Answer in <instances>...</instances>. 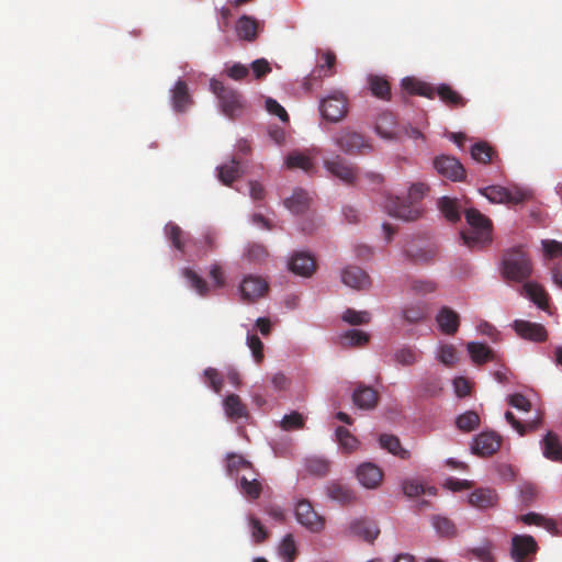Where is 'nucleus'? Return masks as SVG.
<instances>
[{"label":"nucleus","instance_id":"obj_1","mask_svg":"<svg viewBox=\"0 0 562 562\" xmlns=\"http://www.w3.org/2000/svg\"><path fill=\"white\" fill-rule=\"evenodd\" d=\"M429 188L424 182H416L409 187L407 200L398 196L390 198L386 201V212L396 218L407 222L418 220L423 214V209L418 202L424 199Z\"/></svg>","mask_w":562,"mask_h":562},{"label":"nucleus","instance_id":"obj_2","mask_svg":"<svg viewBox=\"0 0 562 562\" xmlns=\"http://www.w3.org/2000/svg\"><path fill=\"white\" fill-rule=\"evenodd\" d=\"M464 216L470 226L468 232L461 233L464 245L470 248H482L490 244L492 221L476 209H468Z\"/></svg>","mask_w":562,"mask_h":562},{"label":"nucleus","instance_id":"obj_3","mask_svg":"<svg viewBox=\"0 0 562 562\" xmlns=\"http://www.w3.org/2000/svg\"><path fill=\"white\" fill-rule=\"evenodd\" d=\"M210 89L218 100L221 112L231 120L241 117L246 111V100L236 89L225 86L224 82L213 78Z\"/></svg>","mask_w":562,"mask_h":562},{"label":"nucleus","instance_id":"obj_4","mask_svg":"<svg viewBox=\"0 0 562 562\" xmlns=\"http://www.w3.org/2000/svg\"><path fill=\"white\" fill-rule=\"evenodd\" d=\"M502 273L504 279L515 282H522L531 276L532 263L521 246L513 247L504 252Z\"/></svg>","mask_w":562,"mask_h":562},{"label":"nucleus","instance_id":"obj_5","mask_svg":"<svg viewBox=\"0 0 562 562\" xmlns=\"http://www.w3.org/2000/svg\"><path fill=\"white\" fill-rule=\"evenodd\" d=\"M334 143L346 155L359 156L372 150V145L364 135L348 127L334 136Z\"/></svg>","mask_w":562,"mask_h":562},{"label":"nucleus","instance_id":"obj_6","mask_svg":"<svg viewBox=\"0 0 562 562\" xmlns=\"http://www.w3.org/2000/svg\"><path fill=\"white\" fill-rule=\"evenodd\" d=\"M327 172L347 186H355L359 179V168L340 155L324 160Z\"/></svg>","mask_w":562,"mask_h":562},{"label":"nucleus","instance_id":"obj_7","mask_svg":"<svg viewBox=\"0 0 562 562\" xmlns=\"http://www.w3.org/2000/svg\"><path fill=\"white\" fill-rule=\"evenodd\" d=\"M492 203L520 204L530 198L528 191L520 188L508 189L502 186H490L480 190Z\"/></svg>","mask_w":562,"mask_h":562},{"label":"nucleus","instance_id":"obj_8","mask_svg":"<svg viewBox=\"0 0 562 562\" xmlns=\"http://www.w3.org/2000/svg\"><path fill=\"white\" fill-rule=\"evenodd\" d=\"M319 111L324 119L339 122L347 114V98L340 91H335L321 101Z\"/></svg>","mask_w":562,"mask_h":562},{"label":"nucleus","instance_id":"obj_9","mask_svg":"<svg viewBox=\"0 0 562 562\" xmlns=\"http://www.w3.org/2000/svg\"><path fill=\"white\" fill-rule=\"evenodd\" d=\"M295 518L299 524L312 532H319L325 527V518L315 512L307 499H301L296 503Z\"/></svg>","mask_w":562,"mask_h":562},{"label":"nucleus","instance_id":"obj_10","mask_svg":"<svg viewBox=\"0 0 562 562\" xmlns=\"http://www.w3.org/2000/svg\"><path fill=\"white\" fill-rule=\"evenodd\" d=\"M405 257L414 263H428L437 255V249L429 241L413 239L403 246Z\"/></svg>","mask_w":562,"mask_h":562},{"label":"nucleus","instance_id":"obj_11","mask_svg":"<svg viewBox=\"0 0 562 562\" xmlns=\"http://www.w3.org/2000/svg\"><path fill=\"white\" fill-rule=\"evenodd\" d=\"M538 551V544L529 535H515L512 538L510 557L514 562H530Z\"/></svg>","mask_w":562,"mask_h":562},{"label":"nucleus","instance_id":"obj_12","mask_svg":"<svg viewBox=\"0 0 562 562\" xmlns=\"http://www.w3.org/2000/svg\"><path fill=\"white\" fill-rule=\"evenodd\" d=\"M432 166L440 176L454 182L464 180L467 175L463 165L456 157L449 155L435 157Z\"/></svg>","mask_w":562,"mask_h":562},{"label":"nucleus","instance_id":"obj_13","mask_svg":"<svg viewBox=\"0 0 562 562\" xmlns=\"http://www.w3.org/2000/svg\"><path fill=\"white\" fill-rule=\"evenodd\" d=\"M501 445V436L494 431H484L474 438L472 451L480 457L486 458L496 453Z\"/></svg>","mask_w":562,"mask_h":562},{"label":"nucleus","instance_id":"obj_14","mask_svg":"<svg viewBox=\"0 0 562 562\" xmlns=\"http://www.w3.org/2000/svg\"><path fill=\"white\" fill-rule=\"evenodd\" d=\"M513 327L519 337L535 342L544 341L548 337L544 326L538 323L516 319Z\"/></svg>","mask_w":562,"mask_h":562},{"label":"nucleus","instance_id":"obj_15","mask_svg":"<svg viewBox=\"0 0 562 562\" xmlns=\"http://www.w3.org/2000/svg\"><path fill=\"white\" fill-rule=\"evenodd\" d=\"M324 64L316 66L313 71L310 74V76L305 79V88L306 90L311 91L314 87V85L317 81H321L323 77L331 76L334 75L335 70V64H336V55L335 53L330 50H326L323 54Z\"/></svg>","mask_w":562,"mask_h":562},{"label":"nucleus","instance_id":"obj_16","mask_svg":"<svg viewBox=\"0 0 562 562\" xmlns=\"http://www.w3.org/2000/svg\"><path fill=\"white\" fill-rule=\"evenodd\" d=\"M268 290V283L260 277L248 276L240 284L241 297L244 301L252 302L261 296Z\"/></svg>","mask_w":562,"mask_h":562},{"label":"nucleus","instance_id":"obj_17","mask_svg":"<svg viewBox=\"0 0 562 562\" xmlns=\"http://www.w3.org/2000/svg\"><path fill=\"white\" fill-rule=\"evenodd\" d=\"M289 269L301 277H311L316 270L315 258L305 251L295 252L289 262Z\"/></svg>","mask_w":562,"mask_h":562},{"label":"nucleus","instance_id":"obj_18","mask_svg":"<svg viewBox=\"0 0 562 562\" xmlns=\"http://www.w3.org/2000/svg\"><path fill=\"white\" fill-rule=\"evenodd\" d=\"M357 479L367 488L378 487L383 479L382 470L374 463H362L357 469Z\"/></svg>","mask_w":562,"mask_h":562},{"label":"nucleus","instance_id":"obj_19","mask_svg":"<svg viewBox=\"0 0 562 562\" xmlns=\"http://www.w3.org/2000/svg\"><path fill=\"white\" fill-rule=\"evenodd\" d=\"M238 480V487L244 496L248 499H257L262 493V483L259 480V473L255 470L250 471L249 474H243Z\"/></svg>","mask_w":562,"mask_h":562},{"label":"nucleus","instance_id":"obj_20","mask_svg":"<svg viewBox=\"0 0 562 562\" xmlns=\"http://www.w3.org/2000/svg\"><path fill=\"white\" fill-rule=\"evenodd\" d=\"M341 281L344 284L356 290H366L371 284L368 273L355 266L347 267L342 270Z\"/></svg>","mask_w":562,"mask_h":562},{"label":"nucleus","instance_id":"obj_21","mask_svg":"<svg viewBox=\"0 0 562 562\" xmlns=\"http://www.w3.org/2000/svg\"><path fill=\"white\" fill-rule=\"evenodd\" d=\"M379 393L371 386L359 384L352 393L353 404L361 409H372L376 406Z\"/></svg>","mask_w":562,"mask_h":562},{"label":"nucleus","instance_id":"obj_22","mask_svg":"<svg viewBox=\"0 0 562 562\" xmlns=\"http://www.w3.org/2000/svg\"><path fill=\"white\" fill-rule=\"evenodd\" d=\"M350 532L364 541L373 543L380 535V529L375 521L369 519H359L350 525Z\"/></svg>","mask_w":562,"mask_h":562},{"label":"nucleus","instance_id":"obj_23","mask_svg":"<svg viewBox=\"0 0 562 562\" xmlns=\"http://www.w3.org/2000/svg\"><path fill=\"white\" fill-rule=\"evenodd\" d=\"M327 496L340 505H349L356 501V494L348 485L330 482L326 487Z\"/></svg>","mask_w":562,"mask_h":562},{"label":"nucleus","instance_id":"obj_24","mask_svg":"<svg viewBox=\"0 0 562 562\" xmlns=\"http://www.w3.org/2000/svg\"><path fill=\"white\" fill-rule=\"evenodd\" d=\"M223 406L231 420L237 422L248 417L247 406L237 394L227 395L223 401Z\"/></svg>","mask_w":562,"mask_h":562},{"label":"nucleus","instance_id":"obj_25","mask_svg":"<svg viewBox=\"0 0 562 562\" xmlns=\"http://www.w3.org/2000/svg\"><path fill=\"white\" fill-rule=\"evenodd\" d=\"M436 321L440 330L446 335L456 334L460 325L458 313L447 306L439 311Z\"/></svg>","mask_w":562,"mask_h":562},{"label":"nucleus","instance_id":"obj_26","mask_svg":"<svg viewBox=\"0 0 562 562\" xmlns=\"http://www.w3.org/2000/svg\"><path fill=\"white\" fill-rule=\"evenodd\" d=\"M498 496L494 490L491 488H476L469 496L471 506L479 509H486L494 507L497 504Z\"/></svg>","mask_w":562,"mask_h":562},{"label":"nucleus","instance_id":"obj_27","mask_svg":"<svg viewBox=\"0 0 562 562\" xmlns=\"http://www.w3.org/2000/svg\"><path fill=\"white\" fill-rule=\"evenodd\" d=\"M526 297L533 302L539 308L547 311L549 308V294L542 285L537 282H526L522 286Z\"/></svg>","mask_w":562,"mask_h":562},{"label":"nucleus","instance_id":"obj_28","mask_svg":"<svg viewBox=\"0 0 562 562\" xmlns=\"http://www.w3.org/2000/svg\"><path fill=\"white\" fill-rule=\"evenodd\" d=\"M436 95L450 108H463L467 104V99L447 83L435 87Z\"/></svg>","mask_w":562,"mask_h":562},{"label":"nucleus","instance_id":"obj_29","mask_svg":"<svg viewBox=\"0 0 562 562\" xmlns=\"http://www.w3.org/2000/svg\"><path fill=\"white\" fill-rule=\"evenodd\" d=\"M171 102L176 112H184L191 104L189 89L183 80H178L171 90Z\"/></svg>","mask_w":562,"mask_h":562},{"label":"nucleus","instance_id":"obj_30","mask_svg":"<svg viewBox=\"0 0 562 562\" xmlns=\"http://www.w3.org/2000/svg\"><path fill=\"white\" fill-rule=\"evenodd\" d=\"M258 29L259 22L249 15H241L236 22L237 36L244 41H255L258 34Z\"/></svg>","mask_w":562,"mask_h":562},{"label":"nucleus","instance_id":"obj_31","mask_svg":"<svg viewBox=\"0 0 562 562\" xmlns=\"http://www.w3.org/2000/svg\"><path fill=\"white\" fill-rule=\"evenodd\" d=\"M310 196L306 191L302 189L294 190L290 198L283 202L284 206L293 214L304 213L310 206Z\"/></svg>","mask_w":562,"mask_h":562},{"label":"nucleus","instance_id":"obj_32","mask_svg":"<svg viewBox=\"0 0 562 562\" xmlns=\"http://www.w3.org/2000/svg\"><path fill=\"white\" fill-rule=\"evenodd\" d=\"M543 456L552 461H562V443L553 431H548L542 440Z\"/></svg>","mask_w":562,"mask_h":562},{"label":"nucleus","instance_id":"obj_33","mask_svg":"<svg viewBox=\"0 0 562 562\" xmlns=\"http://www.w3.org/2000/svg\"><path fill=\"white\" fill-rule=\"evenodd\" d=\"M218 179L225 186H231L238 179L243 171L240 169V161L234 157L228 164H224L217 168Z\"/></svg>","mask_w":562,"mask_h":562},{"label":"nucleus","instance_id":"obj_34","mask_svg":"<svg viewBox=\"0 0 562 562\" xmlns=\"http://www.w3.org/2000/svg\"><path fill=\"white\" fill-rule=\"evenodd\" d=\"M368 83L371 93L381 100L389 101L391 99V86L387 79L383 76L370 75Z\"/></svg>","mask_w":562,"mask_h":562},{"label":"nucleus","instance_id":"obj_35","mask_svg":"<svg viewBox=\"0 0 562 562\" xmlns=\"http://www.w3.org/2000/svg\"><path fill=\"white\" fill-rule=\"evenodd\" d=\"M402 87L411 94L426 97L428 99L435 98V86L419 81L414 78H404Z\"/></svg>","mask_w":562,"mask_h":562},{"label":"nucleus","instance_id":"obj_36","mask_svg":"<svg viewBox=\"0 0 562 562\" xmlns=\"http://www.w3.org/2000/svg\"><path fill=\"white\" fill-rule=\"evenodd\" d=\"M379 442L380 447L386 450L387 452L404 460L409 458V451L402 447L398 437L394 435L383 434L380 436Z\"/></svg>","mask_w":562,"mask_h":562},{"label":"nucleus","instance_id":"obj_37","mask_svg":"<svg viewBox=\"0 0 562 562\" xmlns=\"http://www.w3.org/2000/svg\"><path fill=\"white\" fill-rule=\"evenodd\" d=\"M467 349L471 356V359L476 364H483L487 361H492L495 358L494 351L486 345L480 342H469Z\"/></svg>","mask_w":562,"mask_h":562},{"label":"nucleus","instance_id":"obj_38","mask_svg":"<svg viewBox=\"0 0 562 562\" xmlns=\"http://www.w3.org/2000/svg\"><path fill=\"white\" fill-rule=\"evenodd\" d=\"M438 207L449 222L456 223L461 217V209L457 199L442 196L438 200Z\"/></svg>","mask_w":562,"mask_h":562},{"label":"nucleus","instance_id":"obj_39","mask_svg":"<svg viewBox=\"0 0 562 562\" xmlns=\"http://www.w3.org/2000/svg\"><path fill=\"white\" fill-rule=\"evenodd\" d=\"M252 464L243 456L228 453L226 457V471L229 476H237L240 471H252Z\"/></svg>","mask_w":562,"mask_h":562},{"label":"nucleus","instance_id":"obj_40","mask_svg":"<svg viewBox=\"0 0 562 562\" xmlns=\"http://www.w3.org/2000/svg\"><path fill=\"white\" fill-rule=\"evenodd\" d=\"M375 131L383 138L392 139L396 137L394 116L391 113L381 114L376 120Z\"/></svg>","mask_w":562,"mask_h":562},{"label":"nucleus","instance_id":"obj_41","mask_svg":"<svg viewBox=\"0 0 562 562\" xmlns=\"http://www.w3.org/2000/svg\"><path fill=\"white\" fill-rule=\"evenodd\" d=\"M495 149L486 142H477L471 147V157L480 164H488L496 156Z\"/></svg>","mask_w":562,"mask_h":562},{"label":"nucleus","instance_id":"obj_42","mask_svg":"<svg viewBox=\"0 0 562 562\" xmlns=\"http://www.w3.org/2000/svg\"><path fill=\"white\" fill-rule=\"evenodd\" d=\"M165 233L172 246L181 252H184L186 244L189 239L186 238L184 232L175 223H168L165 227Z\"/></svg>","mask_w":562,"mask_h":562},{"label":"nucleus","instance_id":"obj_43","mask_svg":"<svg viewBox=\"0 0 562 562\" xmlns=\"http://www.w3.org/2000/svg\"><path fill=\"white\" fill-rule=\"evenodd\" d=\"M285 164L286 167L290 169L299 168L308 173L315 170V166L312 159L308 156L301 153L289 154Z\"/></svg>","mask_w":562,"mask_h":562},{"label":"nucleus","instance_id":"obj_44","mask_svg":"<svg viewBox=\"0 0 562 562\" xmlns=\"http://www.w3.org/2000/svg\"><path fill=\"white\" fill-rule=\"evenodd\" d=\"M369 334L358 329H349L341 336V344L347 347H362L369 341Z\"/></svg>","mask_w":562,"mask_h":562},{"label":"nucleus","instance_id":"obj_45","mask_svg":"<svg viewBox=\"0 0 562 562\" xmlns=\"http://www.w3.org/2000/svg\"><path fill=\"white\" fill-rule=\"evenodd\" d=\"M336 438H337L339 446L346 452H352L359 446L358 439L347 428H345L342 426L337 427Z\"/></svg>","mask_w":562,"mask_h":562},{"label":"nucleus","instance_id":"obj_46","mask_svg":"<svg viewBox=\"0 0 562 562\" xmlns=\"http://www.w3.org/2000/svg\"><path fill=\"white\" fill-rule=\"evenodd\" d=\"M480 425V417L476 412L468 411L459 415L456 419V426L458 429L464 432H469L477 428Z\"/></svg>","mask_w":562,"mask_h":562},{"label":"nucleus","instance_id":"obj_47","mask_svg":"<svg viewBox=\"0 0 562 562\" xmlns=\"http://www.w3.org/2000/svg\"><path fill=\"white\" fill-rule=\"evenodd\" d=\"M505 418L521 436L525 435L527 431L536 430L540 425V418L522 423L518 420L515 417V415L509 411L505 413Z\"/></svg>","mask_w":562,"mask_h":562},{"label":"nucleus","instance_id":"obj_48","mask_svg":"<svg viewBox=\"0 0 562 562\" xmlns=\"http://www.w3.org/2000/svg\"><path fill=\"white\" fill-rule=\"evenodd\" d=\"M184 278L190 282V286L194 289L200 295L204 296L209 292L206 281L201 278L195 271L190 268L183 270Z\"/></svg>","mask_w":562,"mask_h":562},{"label":"nucleus","instance_id":"obj_49","mask_svg":"<svg viewBox=\"0 0 562 562\" xmlns=\"http://www.w3.org/2000/svg\"><path fill=\"white\" fill-rule=\"evenodd\" d=\"M493 549L492 541L484 540L480 546L472 548L470 553L481 562H494Z\"/></svg>","mask_w":562,"mask_h":562},{"label":"nucleus","instance_id":"obj_50","mask_svg":"<svg viewBox=\"0 0 562 562\" xmlns=\"http://www.w3.org/2000/svg\"><path fill=\"white\" fill-rule=\"evenodd\" d=\"M342 319L350 325L357 326L368 324L371 319V315L367 311L347 308L342 314Z\"/></svg>","mask_w":562,"mask_h":562},{"label":"nucleus","instance_id":"obj_51","mask_svg":"<svg viewBox=\"0 0 562 562\" xmlns=\"http://www.w3.org/2000/svg\"><path fill=\"white\" fill-rule=\"evenodd\" d=\"M306 470L316 476H325L329 471V462L323 458H310L306 460Z\"/></svg>","mask_w":562,"mask_h":562},{"label":"nucleus","instance_id":"obj_52","mask_svg":"<svg viewBox=\"0 0 562 562\" xmlns=\"http://www.w3.org/2000/svg\"><path fill=\"white\" fill-rule=\"evenodd\" d=\"M279 553L282 558L286 559L288 562H293L296 557V546L294 538L291 533H288L281 541L279 547Z\"/></svg>","mask_w":562,"mask_h":562},{"label":"nucleus","instance_id":"obj_53","mask_svg":"<svg viewBox=\"0 0 562 562\" xmlns=\"http://www.w3.org/2000/svg\"><path fill=\"white\" fill-rule=\"evenodd\" d=\"M432 525L437 532L442 537H452L457 532L454 524L446 517H434Z\"/></svg>","mask_w":562,"mask_h":562},{"label":"nucleus","instance_id":"obj_54","mask_svg":"<svg viewBox=\"0 0 562 562\" xmlns=\"http://www.w3.org/2000/svg\"><path fill=\"white\" fill-rule=\"evenodd\" d=\"M203 376H204L205 382L209 384V386L216 394H220L223 389V384H224V380H223V376L221 375V373L214 368H207L204 370Z\"/></svg>","mask_w":562,"mask_h":562},{"label":"nucleus","instance_id":"obj_55","mask_svg":"<svg viewBox=\"0 0 562 562\" xmlns=\"http://www.w3.org/2000/svg\"><path fill=\"white\" fill-rule=\"evenodd\" d=\"M303 427L304 418L299 412H292L288 415H284L281 420V428L286 431L301 429Z\"/></svg>","mask_w":562,"mask_h":562},{"label":"nucleus","instance_id":"obj_56","mask_svg":"<svg viewBox=\"0 0 562 562\" xmlns=\"http://www.w3.org/2000/svg\"><path fill=\"white\" fill-rule=\"evenodd\" d=\"M427 315V308L425 305H412L407 306L403 311V317L408 323H418L423 321Z\"/></svg>","mask_w":562,"mask_h":562},{"label":"nucleus","instance_id":"obj_57","mask_svg":"<svg viewBox=\"0 0 562 562\" xmlns=\"http://www.w3.org/2000/svg\"><path fill=\"white\" fill-rule=\"evenodd\" d=\"M249 525L252 539L256 543H262L269 537L268 530L257 517L249 516Z\"/></svg>","mask_w":562,"mask_h":562},{"label":"nucleus","instance_id":"obj_58","mask_svg":"<svg viewBox=\"0 0 562 562\" xmlns=\"http://www.w3.org/2000/svg\"><path fill=\"white\" fill-rule=\"evenodd\" d=\"M394 358L402 366H412L418 360V353L413 348L404 347L395 351Z\"/></svg>","mask_w":562,"mask_h":562},{"label":"nucleus","instance_id":"obj_59","mask_svg":"<svg viewBox=\"0 0 562 562\" xmlns=\"http://www.w3.org/2000/svg\"><path fill=\"white\" fill-rule=\"evenodd\" d=\"M541 245L544 258L554 259L562 256V241H558L555 239H543Z\"/></svg>","mask_w":562,"mask_h":562},{"label":"nucleus","instance_id":"obj_60","mask_svg":"<svg viewBox=\"0 0 562 562\" xmlns=\"http://www.w3.org/2000/svg\"><path fill=\"white\" fill-rule=\"evenodd\" d=\"M247 345L252 352V357L257 363L263 360V344L257 335H248Z\"/></svg>","mask_w":562,"mask_h":562},{"label":"nucleus","instance_id":"obj_61","mask_svg":"<svg viewBox=\"0 0 562 562\" xmlns=\"http://www.w3.org/2000/svg\"><path fill=\"white\" fill-rule=\"evenodd\" d=\"M411 289L420 295H425L436 291L437 284L431 280H413L411 282Z\"/></svg>","mask_w":562,"mask_h":562},{"label":"nucleus","instance_id":"obj_62","mask_svg":"<svg viewBox=\"0 0 562 562\" xmlns=\"http://www.w3.org/2000/svg\"><path fill=\"white\" fill-rule=\"evenodd\" d=\"M266 109L270 114L278 116L282 122H289V115L284 108L272 98L266 100Z\"/></svg>","mask_w":562,"mask_h":562},{"label":"nucleus","instance_id":"obj_63","mask_svg":"<svg viewBox=\"0 0 562 562\" xmlns=\"http://www.w3.org/2000/svg\"><path fill=\"white\" fill-rule=\"evenodd\" d=\"M226 75L236 81L245 79L249 75V69L247 66L236 63L232 65L231 67H227L225 69Z\"/></svg>","mask_w":562,"mask_h":562},{"label":"nucleus","instance_id":"obj_64","mask_svg":"<svg viewBox=\"0 0 562 562\" xmlns=\"http://www.w3.org/2000/svg\"><path fill=\"white\" fill-rule=\"evenodd\" d=\"M457 350L452 345H445L440 348L439 360L443 364L451 367L457 362Z\"/></svg>","mask_w":562,"mask_h":562}]
</instances>
